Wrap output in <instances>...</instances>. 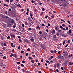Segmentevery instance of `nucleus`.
<instances>
[{
	"instance_id": "nucleus-1",
	"label": "nucleus",
	"mask_w": 73,
	"mask_h": 73,
	"mask_svg": "<svg viewBox=\"0 0 73 73\" xmlns=\"http://www.w3.org/2000/svg\"><path fill=\"white\" fill-rule=\"evenodd\" d=\"M9 20L11 21L10 22H9V23H11L12 25L13 24H14L15 23V20L13 19H10Z\"/></svg>"
},
{
	"instance_id": "nucleus-2",
	"label": "nucleus",
	"mask_w": 73,
	"mask_h": 73,
	"mask_svg": "<svg viewBox=\"0 0 73 73\" xmlns=\"http://www.w3.org/2000/svg\"><path fill=\"white\" fill-rule=\"evenodd\" d=\"M2 17L3 19H8V16H7L4 15H2Z\"/></svg>"
},
{
	"instance_id": "nucleus-3",
	"label": "nucleus",
	"mask_w": 73,
	"mask_h": 73,
	"mask_svg": "<svg viewBox=\"0 0 73 73\" xmlns=\"http://www.w3.org/2000/svg\"><path fill=\"white\" fill-rule=\"evenodd\" d=\"M13 5H12L11 6V9H14V8H16V6L15 5H13Z\"/></svg>"
},
{
	"instance_id": "nucleus-4",
	"label": "nucleus",
	"mask_w": 73,
	"mask_h": 73,
	"mask_svg": "<svg viewBox=\"0 0 73 73\" xmlns=\"http://www.w3.org/2000/svg\"><path fill=\"white\" fill-rule=\"evenodd\" d=\"M1 35L0 36V37L1 38V40H4V35Z\"/></svg>"
},
{
	"instance_id": "nucleus-5",
	"label": "nucleus",
	"mask_w": 73,
	"mask_h": 73,
	"mask_svg": "<svg viewBox=\"0 0 73 73\" xmlns=\"http://www.w3.org/2000/svg\"><path fill=\"white\" fill-rule=\"evenodd\" d=\"M13 57H14L15 58H17V54H13Z\"/></svg>"
},
{
	"instance_id": "nucleus-6",
	"label": "nucleus",
	"mask_w": 73,
	"mask_h": 73,
	"mask_svg": "<svg viewBox=\"0 0 73 73\" xmlns=\"http://www.w3.org/2000/svg\"><path fill=\"white\" fill-rule=\"evenodd\" d=\"M58 59L60 58H61H61H62L61 57V54H59L58 57Z\"/></svg>"
},
{
	"instance_id": "nucleus-7",
	"label": "nucleus",
	"mask_w": 73,
	"mask_h": 73,
	"mask_svg": "<svg viewBox=\"0 0 73 73\" xmlns=\"http://www.w3.org/2000/svg\"><path fill=\"white\" fill-rule=\"evenodd\" d=\"M11 38H12L13 37L14 38H15V35L13 34L11 35Z\"/></svg>"
},
{
	"instance_id": "nucleus-8",
	"label": "nucleus",
	"mask_w": 73,
	"mask_h": 73,
	"mask_svg": "<svg viewBox=\"0 0 73 73\" xmlns=\"http://www.w3.org/2000/svg\"><path fill=\"white\" fill-rule=\"evenodd\" d=\"M61 36H63L64 37H66V35H65L64 34H62V35H61Z\"/></svg>"
},
{
	"instance_id": "nucleus-9",
	"label": "nucleus",
	"mask_w": 73,
	"mask_h": 73,
	"mask_svg": "<svg viewBox=\"0 0 73 73\" xmlns=\"http://www.w3.org/2000/svg\"><path fill=\"white\" fill-rule=\"evenodd\" d=\"M13 43H11V45L12 46V47H15V45H13Z\"/></svg>"
},
{
	"instance_id": "nucleus-10",
	"label": "nucleus",
	"mask_w": 73,
	"mask_h": 73,
	"mask_svg": "<svg viewBox=\"0 0 73 73\" xmlns=\"http://www.w3.org/2000/svg\"><path fill=\"white\" fill-rule=\"evenodd\" d=\"M11 27V24H8L7 25V27L10 28Z\"/></svg>"
},
{
	"instance_id": "nucleus-11",
	"label": "nucleus",
	"mask_w": 73,
	"mask_h": 73,
	"mask_svg": "<svg viewBox=\"0 0 73 73\" xmlns=\"http://www.w3.org/2000/svg\"><path fill=\"white\" fill-rule=\"evenodd\" d=\"M55 30H56V31H57V29H58V26H57L56 27H55Z\"/></svg>"
},
{
	"instance_id": "nucleus-12",
	"label": "nucleus",
	"mask_w": 73,
	"mask_h": 73,
	"mask_svg": "<svg viewBox=\"0 0 73 73\" xmlns=\"http://www.w3.org/2000/svg\"><path fill=\"white\" fill-rule=\"evenodd\" d=\"M17 7H18V8L19 7L20 8H21V5L20 4H19L17 5Z\"/></svg>"
},
{
	"instance_id": "nucleus-13",
	"label": "nucleus",
	"mask_w": 73,
	"mask_h": 73,
	"mask_svg": "<svg viewBox=\"0 0 73 73\" xmlns=\"http://www.w3.org/2000/svg\"><path fill=\"white\" fill-rule=\"evenodd\" d=\"M30 40L31 41V42H33L35 41V39L32 38L30 39Z\"/></svg>"
},
{
	"instance_id": "nucleus-14",
	"label": "nucleus",
	"mask_w": 73,
	"mask_h": 73,
	"mask_svg": "<svg viewBox=\"0 0 73 73\" xmlns=\"http://www.w3.org/2000/svg\"><path fill=\"white\" fill-rule=\"evenodd\" d=\"M69 63V62H68V60L66 61L65 63V65H66V64H68Z\"/></svg>"
},
{
	"instance_id": "nucleus-15",
	"label": "nucleus",
	"mask_w": 73,
	"mask_h": 73,
	"mask_svg": "<svg viewBox=\"0 0 73 73\" xmlns=\"http://www.w3.org/2000/svg\"><path fill=\"white\" fill-rule=\"evenodd\" d=\"M25 42H26L27 43L28 42V40H27V39H25Z\"/></svg>"
},
{
	"instance_id": "nucleus-16",
	"label": "nucleus",
	"mask_w": 73,
	"mask_h": 73,
	"mask_svg": "<svg viewBox=\"0 0 73 73\" xmlns=\"http://www.w3.org/2000/svg\"><path fill=\"white\" fill-rule=\"evenodd\" d=\"M4 6H5L6 7H8V6H9V5H7V4L5 3L4 5Z\"/></svg>"
},
{
	"instance_id": "nucleus-17",
	"label": "nucleus",
	"mask_w": 73,
	"mask_h": 73,
	"mask_svg": "<svg viewBox=\"0 0 73 73\" xmlns=\"http://www.w3.org/2000/svg\"><path fill=\"white\" fill-rule=\"evenodd\" d=\"M28 30L29 31H31V30H32V28H29Z\"/></svg>"
},
{
	"instance_id": "nucleus-18",
	"label": "nucleus",
	"mask_w": 73,
	"mask_h": 73,
	"mask_svg": "<svg viewBox=\"0 0 73 73\" xmlns=\"http://www.w3.org/2000/svg\"><path fill=\"white\" fill-rule=\"evenodd\" d=\"M31 62L32 63H33H33H35V61L34 60H32L31 61Z\"/></svg>"
},
{
	"instance_id": "nucleus-19",
	"label": "nucleus",
	"mask_w": 73,
	"mask_h": 73,
	"mask_svg": "<svg viewBox=\"0 0 73 73\" xmlns=\"http://www.w3.org/2000/svg\"><path fill=\"white\" fill-rule=\"evenodd\" d=\"M31 35H32V36H33L34 37H36V35L34 34H33V33L31 34Z\"/></svg>"
},
{
	"instance_id": "nucleus-20",
	"label": "nucleus",
	"mask_w": 73,
	"mask_h": 73,
	"mask_svg": "<svg viewBox=\"0 0 73 73\" xmlns=\"http://www.w3.org/2000/svg\"><path fill=\"white\" fill-rule=\"evenodd\" d=\"M67 21L68 23L69 24L71 25V23H70V21Z\"/></svg>"
},
{
	"instance_id": "nucleus-21",
	"label": "nucleus",
	"mask_w": 73,
	"mask_h": 73,
	"mask_svg": "<svg viewBox=\"0 0 73 73\" xmlns=\"http://www.w3.org/2000/svg\"><path fill=\"white\" fill-rule=\"evenodd\" d=\"M29 58L30 59V60H32V59H33V58H31V56H29Z\"/></svg>"
},
{
	"instance_id": "nucleus-22",
	"label": "nucleus",
	"mask_w": 73,
	"mask_h": 73,
	"mask_svg": "<svg viewBox=\"0 0 73 73\" xmlns=\"http://www.w3.org/2000/svg\"><path fill=\"white\" fill-rule=\"evenodd\" d=\"M52 33H53V34L54 33H55V30H53V31H52Z\"/></svg>"
},
{
	"instance_id": "nucleus-23",
	"label": "nucleus",
	"mask_w": 73,
	"mask_h": 73,
	"mask_svg": "<svg viewBox=\"0 0 73 73\" xmlns=\"http://www.w3.org/2000/svg\"><path fill=\"white\" fill-rule=\"evenodd\" d=\"M56 65H57V67H59V63H57L56 64Z\"/></svg>"
},
{
	"instance_id": "nucleus-24",
	"label": "nucleus",
	"mask_w": 73,
	"mask_h": 73,
	"mask_svg": "<svg viewBox=\"0 0 73 73\" xmlns=\"http://www.w3.org/2000/svg\"><path fill=\"white\" fill-rule=\"evenodd\" d=\"M61 30H59L58 31V33H61Z\"/></svg>"
},
{
	"instance_id": "nucleus-25",
	"label": "nucleus",
	"mask_w": 73,
	"mask_h": 73,
	"mask_svg": "<svg viewBox=\"0 0 73 73\" xmlns=\"http://www.w3.org/2000/svg\"><path fill=\"white\" fill-rule=\"evenodd\" d=\"M13 32H16V30L14 29H13Z\"/></svg>"
},
{
	"instance_id": "nucleus-26",
	"label": "nucleus",
	"mask_w": 73,
	"mask_h": 73,
	"mask_svg": "<svg viewBox=\"0 0 73 73\" xmlns=\"http://www.w3.org/2000/svg\"><path fill=\"white\" fill-rule=\"evenodd\" d=\"M4 44H3L4 46H6L7 44L5 42H4Z\"/></svg>"
},
{
	"instance_id": "nucleus-27",
	"label": "nucleus",
	"mask_w": 73,
	"mask_h": 73,
	"mask_svg": "<svg viewBox=\"0 0 73 73\" xmlns=\"http://www.w3.org/2000/svg\"><path fill=\"white\" fill-rule=\"evenodd\" d=\"M71 32H72V31L71 30H69V33H68L69 34H70L69 33H71Z\"/></svg>"
},
{
	"instance_id": "nucleus-28",
	"label": "nucleus",
	"mask_w": 73,
	"mask_h": 73,
	"mask_svg": "<svg viewBox=\"0 0 73 73\" xmlns=\"http://www.w3.org/2000/svg\"><path fill=\"white\" fill-rule=\"evenodd\" d=\"M3 59H7V57L5 56H4L3 57Z\"/></svg>"
},
{
	"instance_id": "nucleus-29",
	"label": "nucleus",
	"mask_w": 73,
	"mask_h": 73,
	"mask_svg": "<svg viewBox=\"0 0 73 73\" xmlns=\"http://www.w3.org/2000/svg\"><path fill=\"white\" fill-rule=\"evenodd\" d=\"M28 20H29V21H31V18H30V17H29L28 18Z\"/></svg>"
},
{
	"instance_id": "nucleus-30",
	"label": "nucleus",
	"mask_w": 73,
	"mask_h": 73,
	"mask_svg": "<svg viewBox=\"0 0 73 73\" xmlns=\"http://www.w3.org/2000/svg\"><path fill=\"white\" fill-rule=\"evenodd\" d=\"M12 56H13V53H11V55H10V57H12Z\"/></svg>"
},
{
	"instance_id": "nucleus-31",
	"label": "nucleus",
	"mask_w": 73,
	"mask_h": 73,
	"mask_svg": "<svg viewBox=\"0 0 73 73\" xmlns=\"http://www.w3.org/2000/svg\"><path fill=\"white\" fill-rule=\"evenodd\" d=\"M54 58V56H50V58L52 59V58Z\"/></svg>"
},
{
	"instance_id": "nucleus-32",
	"label": "nucleus",
	"mask_w": 73,
	"mask_h": 73,
	"mask_svg": "<svg viewBox=\"0 0 73 73\" xmlns=\"http://www.w3.org/2000/svg\"><path fill=\"white\" fill-rule=\"evenodd\" d=\"M73 64V63H71V62H69V65H72Z\"/></svg>"
},
{
	"instance_id": "nucleus-33",
	"label": "nucleus",
	"mask_w": 73,
	"mask_h": 73,
	"mask_svg": "<svg viewBox=\"0 0 73 73\" xmlns=\"http://www.w3.org/2000/svg\"><path fill=\"white\" fill-rule=\"evenodd\" d=\"M21 66H22V67H23L24 66V64H21Z\"/></svg>"
},
{
	"instance_id": "nucleus-34",
	"label": "nucleus",
	"mask_w": 73,
	"mask_h": 73,
	"mask_svg": "<svg viewBox=\"0 0 73 73\" xmlns=\"http://www.w3.org/2000/svg\"><path fill=\"white\" fill-rule=\"evenodd\" d=\"M30 16H33V14L31 13H30Z\"/></svg>"
},
{
	"instance_id": "nucleus-35",
	"label": "nucleus",
	"mask_w": 73,
	"mask_h": 73,
	"mask_svg": "<svg viewBox=\"0 0 73 73\" xmlns=\"http://www.w3.org/2000/svg\"><path fill=\"white\" fill-rule=\"evenodd\" d=\"M22 70H23V72H24H24H25V70H24V69H22Z\"/></svg>"
},
{
	"instance_id": "nucleus-36",
	"label": "nucleus",
	"mask_w": 73,
	"mask_h": 73,
	"mask_svg": "<svg viewBox=\"0 0 73 73\" xmlns=\"http://www.w3.org/2000/svg\"><path fill=\"white\" fill-rule=\"evenodd\" d=\"M22 27H24L25 26V25H24V24H22Z\"/></svg>"
},
{
	"instance_id": "nucleus-37",
	"label": "nucleus",
	"mask_w": 73,
	"mask_h": 73,
	"mask_svg": "<svg viewBox=\"0 0 73 73\" xmlns=\"http://www.w3.org/2000/svg\"><path fill=\"white\" fill-rule=\"evenodd\" d=\"M68 44H67L65 46V48H66L68 47Z\"/></svg>"
},
{
	"instance_id": "nucleus-38",
	"label": "nucleus",
	"mask_w": 73,
	"mask_h": 73,
	"mask_svg": "<svg viewBox=\"0 0 73 73\" xmlns=\"http://www.w3.org/2000/svg\"><path fill=\"white\" fill-rule=\"evenodd\" d=\"M5 14L6 15H7V13H8V12L7 11H5Z\"/></svg>"
},
{
	"instance_id": "nucleus-39",
	"label": "nucleus",
	"mask_w": 73,
	"mask_h": 73,
	"mask_svg": "<svg viewBox=\"0 0 73 73\" xmlns=\"http://www.w3.org/2000/svg\"><path fill=\"white\" fill-rule=\"evenodd\" d=\"M60 20L61 21H63V22H65V21L63 20L62 19H60Z\"/></svg>"
},
{
	"instance_id": "nucleus-40",
	"label": "nucleus",
	"mask_w": 73,
	"mask_h": 73,
	"mask_svg": "<svg viewBox=\"0 0 73 73\" xmlns=\"http://www.w3.org/2000/svg\"><path fill=\"white\" fill-rule=\"evenodd\" d=\"M27 50L28 51H30V48H29L27 49Z\"/></svg>"
},
{
	"instance_id": "nucleus-41",
	"label": "nucleus",
	"mask_w": 73,
	"mask_h": 73,
	"mask_svg": "<svg viewBox=\"0 0 73 73\" xmlns=\"http://www.w3.org/2000/svg\"><path fill=\"white\" fill-rule=\"evenodd\" d=\"M66 30H68V27H66Z\"/></svg>"
},
{
	"instance_id": "nucleus-42",
	"label": "nucleus",
	"mask_w": 73,
	"mask_h": 73,
	"mask_svg": "<svg viewBox=\"0 0 73 73\" xmlns=\"http://www.w3.org/2000/svg\"><path fill=\"white\" fill-rule=\"evenodd\" d=\"M9 11H12V9H11L10 8L9 9Z\"/></svg>"
},
{
	"instance_id": "nucleus-43",
	"label": "nucleus",
	"mask_w": 73,
	"mask_h": 73,
	"mask_svg": "<svg viewBox=\"0 0 73 73\" xmlns=\"http://www.w3.org/2000/svg\"><path fill=\"white\" fill-rule=\"evenodd\" d=\"M20 48H21V47H20V46H19V47H18V49H20Z\"/></svg>"
},
{
	"instance_id": "nucleus-44",
	"label": "nucleus",
	"mask_w": 73,
	"mask_h": 73,
	"mask_svg": "<svg viewBox=\"0 0 73 73\" xmlns=\"http://www.w3.org/2000/svg\"><path fill=\"white\" fill-rule=\"evenodd\" d=\"M13 0H11L10 1V3H12Z\"/></svg>"
},
{
	"instance_id": "nucleus-45",
	"label": "nucleus",
	"mask_w": 73,
	"mask_h": 73,
	"mask_svg": "<svg viewBox=\"0 0 73 73\" xmlns=\"http://www.w3.org/2000/svg\"><path fill=\"white\" fill-rule=\"evenodd\" d=\"M13 16H14V17H16L17 16H16V15L15 14H14Z\"/></svg>"
},
{
	"instance_id": "nucleus-46",
	"label": "nucleus",
	"mask_w": 73,
	"mask_h": 73,
	"mask_svg": "<svg viewBox=\"0 0 73 73\" xmlns=\"http://www.w3.org/2000/svg\"><path fill=\"white\" fill-rule=\"evenodd\" d=\"M56 35H54V36L53 38H56Z\"/></svg>"
},
{
	"instance_id": "nucleus-47",
	"label": "nucleus",
	"mask_w": 73,
	"mask_h": 73,
	"mask_svg": "<svg viewBox=\"0 0 73 73\" xmlns=\"http://www.w3.org/2000/svg\"><path fill=\"white\" fill-rule=\"evenodd\" d=\"M25 25H28V23L27 22H25Z\"/></svg>"
},
{
	"instance_id": "nucleus-48",
	"label": "nucleus",
	"mask_w": 73,
	"mask_h": 73,
	"mask_svg": "<svg viewBox=\"0 0 73 73\" xmlns=\"http://www.w3.org/2000/svg\"><path fill=\"white\" fill-rule=\"evenodd\" d=\"M62 29L63 30V31H65L66 30V29H65L64 28H63Z\"/></svg>"
},
{
	"instance_id": "nucleus-49",
	"label": "nucleus",
	"mask_w": 73,
	"mask_h": 73,
	"mask_svg": "<svg viewBox=\"0 0 73 73\" xmlns=\"http://www.w3.org/2000/svg\"><path fill=\"white\" fill-rule=\"evenodd\" d=\"M60 28H61V29H62V28H63V27H62V26H60Z\"/></svg>"
},
{
	"instance_id": "nucleus-50",
	"label": "nucleus",
	"mask_w": 73,
	"mask_h": 73,
	"mask_svg": "<svg viewBox=\"0 0 73 73\" xmlns=\"http://www.w3.org/2000/svg\"><path fill=\"white\" fill-rule=\"evenodd\" d=\"M7 39H9V38H10V36H8L7 37Z\"/></svg>"
},
{
	"instance_id": "nucleus-51",
	"label": "nucleus",
	"mask_w": 73,
	"mask_h": 73,
	"mask_svg": "<svg viewBox=\"0 0 73 73\" xmlns=\"http://www.w3.org/2000/svg\"><path fill=\"white\" fill-rule=\"evenodd\" d=\"M70 40H68L67 41L68 43H70Z\"/></svg>"
},
{
	"instance_id": "nucleus-52",
	"label": "nucleus",
	"mask_w": 73,
	"mask_h": 73,
	"mask_svg": "<svg viewBox=\"0 0 73 73\" xmlns=\"http://www.w3.org/2000/svg\"><path fill=\"white\" fill-rule=\"evenodd\" d=\"M51 17L52 19H54V15H53L51 16Z\"/></svg>"
},
{
	"instance_id": "nucleus-53",
	"label": "nucleus",
	"mask_w": 73,
	"mask_h": 73,
	"mask_svg": "<svg viewBox=\"0 0 73 73\" xmlns=\"http://www.w3.org/2000/svg\"><path fill=\"white\" fill-rule=\"evenodd\" d=\"M56 35H57V36H60V34L58 33H57Z\"/></svg>"
},
{
	"instance_id": "nucleus-54",
	"label": "nucleus",
	"mask_w": 73,
	"mask_h": 73,
	"mask_svg": "<svg viewBox=\"0 0 73 73\" xmlns=\"http://www.w3.org/2000/svg\"><path fill=\"white\" fill-rule=\"evenodd\" d=\"M39 34H42V31H39Z\"/></svg>"
},
{
	"instance_id": "nucleus-55",
	"label": "nucleus",
	"mask_w": 73,
	"mask_h": 73,
	"mask_svg": "<svg viewBox=\"0 0 73 73\" xmlns=\"http://www.w3.org/2000/svg\"><path fill=\"white\" fill-rule=\"evenodd\" d=\"M17 64H20V62H17Z\"/></svg>"
},
{
	"instance_id": "nucleus-56",
	"label": "nucleus",
	"mask_w": 73,
	"mask_h": 73,
	"mask_svg": "<svg viewBox=\"0 0 73 73\" xmlns=\"http://www.w3.org/2000/svg\"><path fill=\"white\" fill-rule=\"evenodd\" d=\"M51 53H53V50H51L50 51Z\"/></svg>"
},
{
	"instance_id": "nucleus-57",
	"label": "nucleus",
	"mask_w": 73,
	"mask_h": 73,
	"mask_svg": "<svg viewBox=\"0 0 73 73\" xmlns=\"http://www.w3.org/2000/svg\"><path fill=\"white\" fill-rule=\"evenodd\" d=\"M62 43H63V45H64L65 43V41H64Z\"/></svg>"
},
{
	"instance_id": "nucleus-58",
	"label": "nucleus",
	"mask_w": 73,
	"mask_h": 73,
	"mask_svg": "<svg viewBox=\"0 0 73 73\" xmlns=\"http://www.w3.org/2000/svg\"><path fill=\"white\" fill-rule=\"evenodd\" d=\"M42 14H43V12H42L40 13V16H42Z\"/></svg>"
},
{
	"instance_id": "nucleus-59",
	"label": "nucleus",
	"mask_w": 73,
	"mask_h": 73,
	"mask_svg": "<svg viewBox=\"0 0 73 73\" xmlns=\"http://www.w3.org/2000/svg\"><path fill=\"white\" fill-rule=\"evenodd\" d=\"M47 25L48 26H50V23H48L47 24Z\"/></svg>"
},
{
	"instance_id": "nucleus-60",
	"label": "nucleus",
	"mask_w": 73,
	"mask_h": 73,
	"mask_svg": "<svg viewBox=\"0 0 73 73\" xmlns=\"http://www.w3.org/2000/svg\"><path fill=\"white\" fill-rule=\"evenodd\" d=\"M42 11H45V9H44V8H43L42 9Z\"/></svg>"
},
{
	"instance_id": "nucleus-61",
	"label": "nucleus",
	"mask_w": 73,
	"mask_h": 73,
	"mask_svg": "<svg viewBox=\"0 0 73 73\" xmlns=\"http://www.w3.org/2000/svg\"><path fill=\"white\" fill-rule=\"evenodd\" d=\"M18 38H21V36H18Z\"/></svg>"
},
{
	"instance_id": "nucleus-62",
	"label": "nucleus",
	"mask_w": 73,
	"mask_h": 73,
	"mask_svg": "<svg viewBox=\"0 0 73 73\" xmlns=\"http://www.w3.org/2000/svg\"><path fill=\"white\" fill-rule=\"evenodd\" d=\"M22 63H23V64H25V61L23 60L22 62Z\"/></svg>"
},
{
	"instance_id": "nucleus-63",
	"label": "nucleus",
	"mask_w": 73,
	"mask_h": 73,
	"mask_svg": "<svg viewBox=\"0 0 73 73\" xmlns=\"http://www.w3.org/2000/svg\"><path fill=\"white\" fill-rule=\"evenodd\" d=\"M21 53H24V51L23 50L21 51Z\"/></svg>"
},
{
	"instance_id": "nucleus-64",
	"label": "nucleus",
	"mask_w": 73,
	"mask_h": 73,
	"mask_svg": "<svg viewBox=\"0 0 73 73\" xmlns=\"http://www.w3.org/2000/svg\"><path fill=\"white\" fill-rule=\"evenodd\" d=\"M19 41H20V42H22V40L21 39H19Z\"/></svg>"
}]
</instances>
